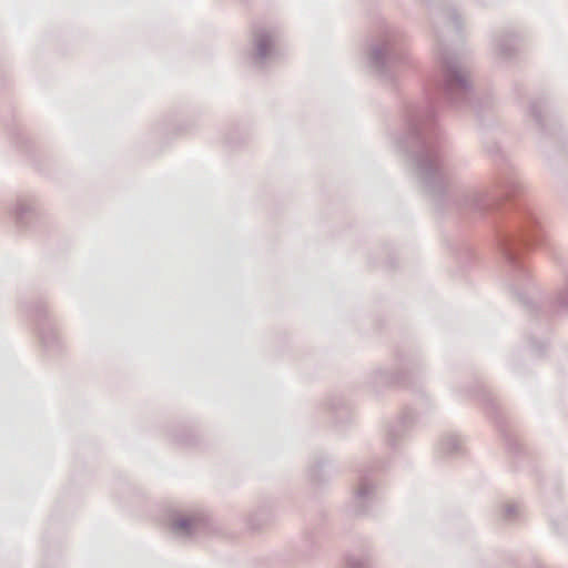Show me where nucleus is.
Returning a JSON list of instances; mask_svg holds the SVG:
<instances>
[{
    "label": "nucleus",
    "mask_w": 568,
    "mask_h": 568,
    "mask_svg": "<svg viewBox=\"0 0 568 568\" xmlns=\"http://www.w3.org/2000/svg\"><path fill=\"white\" fill-rule=\"evenodd\" d=\"M260 52H261V54H264L265 51L263 48H260Z\"/></svg>",
    "instance_id": "f257e3e1"
}]
</instances>
